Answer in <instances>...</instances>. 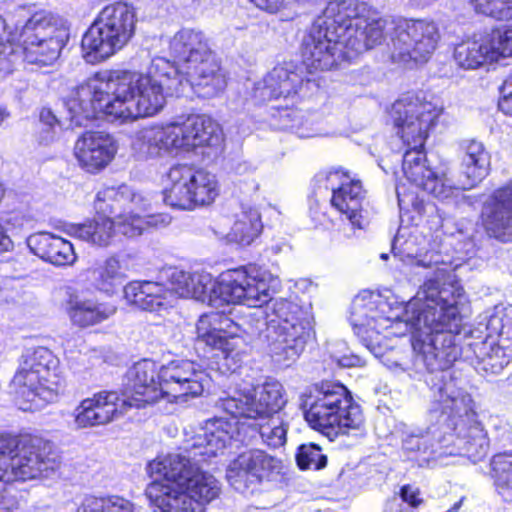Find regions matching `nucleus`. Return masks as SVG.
<instances>
[{
	"mask_svg": "<svg viewBox=\"0 0 512 512\" xmlns=\"http://www.w3.org/2000/svg\"><path fill=\"white\" fill-rule=\"evenodd\" d=\"M422 189L434 197L444 200L453 196L459 187L449 177V170L442 167L433 172V176L426 180Z\"/></svg>",
	"mask_w": 512,
	"mask_h": 512,
	"instance_id": "39",
	"label": "nucleus"
},
{
	"mask_svg": "<svg viewBox=\"0 0 512 512\" xmlns=\"http://www.w3.org/2000/svg\"><path fill=\"white\" fill-rule=\"evenodd\" d=\"M388 22L367 2L330 1L303 41V63L311 72L329 70L382 44Z\"/></svg>",
	"mask_w": 512,
	"mask_h": 512,
	"instance_id": "6",
	"label": "nucleus"
},
{
	"mask_svg": "<svg viewBox=\"0 0 512 512\" xmlns=\"http://www.w3.org/2000/svg\"><path fill=\"white\" fill-rule=\"evenodd\" d=\"M453 298L458 311L462 313L464 290L457 282H441L429 279L419 288L416 295L409 300L403 311H390L386 301H377L372 295H358L352 303L350 321L355 333L363 345L389 370L398 373L406 369L405 356L395 350H389L388 338L401 337L412 333V347L417 339L429 341L436 338V333L426 325L425 319L433 312L446 309V302ZM416 355V362L423 364Z\"/></svg>",
	"mask_w": 512,
	"mask_h": 512,
	"instance_id": "2",
	"label": "nucleus"
},
{
	"mask_svg": "<svg viewBox=\"0 0 512 512\" xmlns=\"http://www.w3.org/2000/svg\"><path fill=\"white\" fill-rule=\"evenodd\" d=\"M389 22L386 26L385 37L390 26H393L392 58L400 62H420L424 63L433 55L441 34L438 25L434 21L419 19H397L392 20L382 16Z\"/></svg>",
	"mask_w": 512,
	"mask_h": 512,
	"instance_id": "18",
	"label": "nucleus"
},
{
	"mask_svg": "<svg viewBox=\"0 0 512 512\" xmlns=\"http://www.w3.org/2000/svg\"><path fill=\"white\" fill-rule=\"evenodd\" d=\"M461 172L466 178L463 189H469L479 184L490 172L491 156L484 144L474 139L463 140L460 143Z\"/></svg>",
	"mask_w": 512,
	"mask_h": 512,
	"instance_id": "31",
	"label": "nucleus"
},
{
	"mask_svg": "<svg viewBox=\"0 0 512 512\" xmlns=\"http://www.w3.org/2000/svg\"><path fill=\"white\" fill-rule=\"evenodd\" d=\"M117 145L103 132H86L74 145V156L87 172L95 173L105 168L115 157Z\"/></svg>",
	"mask_w": 512,
	"mask_h": 512,
	"instance_id": "25",
	"label": "nucleus"
},
{
	"mask_svg": "<svg viewBox=\"0 0 512 512\" xmlns=\"http://www.w3.org/2000/svg\"><path fill=\"white\" fill-rule=\"evenodd\" d=\"M512 57V25L492 30L479 39H468L454 48L456 65L475 70L487 63Z\"/></svg>",
	"mask_w": 512,
	"mask_h": 512,
	"instance_id": "20",
	"label": "nucleus"
},
{
	"mask_svg": "<svg viewBox=\"0 0 512 512\" xmlns=\"http://www.w3.org/2000/svg\"><path fill=\"white\" fill-rule=\"evenodd\" d=\"M333 360L341 367H356L362 365V359L356 355L332 356Z\"/></svg>",
	"mask_w": 512,
	"mask_h": 512,
	"instance_id": "46",
	"label": "nucleus"
},
{
	"mask_svg": "<svg viewBox=\"0 0 512 512\" xmlns=\"http://www.w3.org/2000/svg\"><path fill=\"white\" fill-rule=\"evenodd\" d=\"M9 117H10V113L7 110V108L3 105H0V124H2Z\"/></svg>",
	"mask_w": 512,
	"mask_h": 512,
	"instance_id": "54",
	"label": "nucleus"
},
{
	"mask_svg": "<svg viewBox=\"0 0 512 512\" xmlns=\"http://www.w3.org/2000/svg\"><path fill=\"white\" fill-rule=\"evenodd\" d=\"M282 468L281 460L263 450L251 449L230 462L226 478L236 490H243L251 484L274 480Z\"/></svg>",
	"mask_w": 512,
	"mask_h": 512,
	"instance_id": "21",
	"label": "nucleus"
},
{
	"mask_svg": "<svg viewBox=\"0 0 512 512\" xmlns=\"http://www.w3.org/2000/svg\"><path fill=\"white\" fill-rule=\"evenodd\" d=\"M384 512H403L402 500L396 496L390 498L385 504Z\"/></svg>",
	"mask_w": 512,
	"mask_h": 512,
	"instance_id": "50",
	"label": "nucleus"
},
{
	"mask_svg": "<svg viewBox=\"0 0 512 512\" xmlns=\"http://www.w3.org/2000/svg\"><path fill=\"white\" fill-rule=\"evenodd\" d=\"M262 227L259 211L252 207H242L241 211L235 215L234 223L229 231L222 229L220 223H216L214 233L228 243L245 246L251 244L259 236Z\"/></svg>",
	"mask_w": 512,
	"mask_h": 512,
	"instance_id": "33",
	"label": "nucleus"
},
{
	"mask_svg": "<svg viewBox=\"0 0 512 512\" xmlns=\"http://www.w3.org/2000/svg\"><path fill=\"white\" fill-rule=\"evenodd\" d=\"M211 378L200 365L189 360H173L159 369L152 360L135 363L126 373L123 389L101 391L80 402L74 411L75 425L86 428L108 424L131 408L160 401L185 403L201 396Z\"/></svg>",
	"mask_w": 512,
	"mask_h": 512,
	"instance_id": "3",
	"label": "nucleus"
},
{
	"mask_svg": "<svg viewBox=\"0 0 512 512\" xmlns=\"http://www.w3.org/2000/svg\"><path fill=\"white\" fill-rule=\"evenodd\" d=\"M442 112L443 107L438 102L427 101L418 95H406L392 106L397 133L409 147L403 155V173L407 180L420 188L433 176L434 170L426 164L423 147L429 129Z\"/></svg>",
	"mask_w": 512,
	"mask_h": 512,
	"instance_id": "10",
	"label": "nucleus"
},
{
	"mask_svg": "<svg viewBox=\"0 0 512 512\" xmlns=\"http://www.w3.org/2000/svg\"><path fill=\"white\" fill-rule=\"evenodd\" d=\"M223 132L217 122L205 115L186 120L150 125L140 129L132 141L133 150L141 157L159 159L195 151L199 147L218 148Z\"/></svg>",
	"mask_w": 512,
	"mask_h": 512,
	"instance_id": "8",
	"label": "nucleus"
},
{
	"mask_svg": "<svg viewBox=\"0 0 512 512\" xmlns=\"http://www.w3.org/2000/svg\"><path fill=\"white\" fill-rule=\"evenodd\" d=\"M284 247H288V245L286 243H282L281 245H273L271 246V250L274 252V253H280Z\"/></svg>",
	"mask_w": 512,
	"mask_h": 512,
	"instance_id": "55",
	"label": "nucleus"
},
{
	"mask_svg": "<svg viewBox=\"0 0 512 512\" xmlns=\"http://www.w3.org/2000/svg\"><path fill=\"white\" fill-rule=\"evenodd\" d=\"M492 475L499 489H512V453H501L491 461Z\"/></svg>",
	"mask_w": 512,
	"mask_h": 512,
	"instance_id": "43",
	"label": "nucleus"
},
{
	"mask_svg": "<svg viewBox=\"0 0 512 512\" xmlns=\"http://www.w3.org/2000/svg\"><path fill=\"white\" fill-rule=\"evenodd\" d=\"M66 232L71 236L99 248L111 246L117 238L113 218L97 214L92 219L83 223L67 226Z\"/></svg>",
	"mask_w": 512,
	"mask_h": 512,
	"instance_id": "34",
	"label": "nucleus"
},
{
	"mask_svg": "<svg viewBox=\"0 0 512 512\" xmlns=\"http://www.w3.org/2000/svg\"><path fill=\"white\" fill-rule=\"evenodd\" d=\"M446 309L433 312L425 319L436 338L429 341L417 339L414 348L431 376L427 379L442 412L447 415V426L452 433L439 441L437 457L465 456L472 462L483 459L489 450V439L478 420L471 395L459 386L453 363L461 354L456 335L463 327V316L455 306V300H444Z\"/></svg>",
	"mask_w": 512,
	"mask_h": 512,
	"instance_id": "1",
	"label": "nucleus"
},
{
	"mask_svg": "<svg viewBox=\"0 0 512 512\" xmlns=\"http://www.w3.org/2000/svg\"><path fill=\"white\" fill-rule=\"evenodd\" d=\"M167 54L173 60L157 56L152 59V71L175 79L169 87L176 91L194 90L199 96L212 98L227 86L226 72L221 68L210 48L204 32L182 28L168 37Z\"/></svg>",
	"mask_w": 512,
	"mask_h": 512,
	"instance_id": "7",
	"label": "nucleus"
},
{
	"mask_svg": "<svg viewBox=\"0 0 512 512\" xmlns=\"http://www.w3.org/2000/svg\"><path fill=\"white\" fill-rule=\"evenodd\" d=\"M4 36V22L0 18V40ZM13 48L11 46H5L0 41V70H8L10 68V62L13 61L14 57Z\"/></svg>",
	"mask_w": 512,
	"mask_h": 512,
	"instance_id": "44",
	"label": "nucleus"
},
{
	"mask_svg": "<svg viewBox=\"0 0 512 512\" xmlns=\"http://www.w3.org/2000/svg\"><path fill=\"white\" fill-rule=\"evenodd\" d=\"M425 243V239L417 235L416 231L400 227L392 243L393 256L407 265L432 267L441 261L440 256L427 251Z\"/></svg>",
	"mask_w": 512,
	"mask_h": 512,
	"instance_id": "29",
	"label": "nucleus"
},
{
	"mask_svg": "<svg viewBox=\"0 0 512 512\" xmlns=\"http://www.w3.org/2000/svg\"><path fill=\"white\" fill-rule=\"evenodd\" d=\"M40 119L43 123L51 127L58 122L56 116L50 109H43L40 113Z\"/></svg>",
	"mask_w": 512,
	"mask_h": 512,
	"instance_id": "52",
	"label": "nucleus"
},
{
	"mask_svg": "<svg viewBox=\"0 0 512 512\" xmlns=\"http://www.w3.org/2000/svg\"><path fill=\"white\" fill-rule=\"evenodd\" d=\"M477 13L496 20L512 18V0H470Z\"/></svg>",
	"mask_w": 512,
	"mask_h": 512,
	"instance_id": "41",
	"label": "nucleus"
},
{
	"mask_svg": "<svg viewBox=\"0 0 512 512\" xmlns=\"http://www.w3.org/2000/svg\"><path fill=\"white\" fill-rule=\"evenodd\" d=\"M250 312L246 324L252 333L261 332L266 327V338L274 361L284 366L293 363L304 351L313 333L309 314L302 308L285 299L275 300L268 307Z\"/></svg>",
	"mask_w": 512,
	"mask_h": 512,
	"instance_id": "9",
	"label": "nucleus"
},
{
	"mask_svg": "<svg viewBox=\"0 0 512 512\" xmlns=\"http://www.w3.org/2000/svg\"><path fill=\"white\" fill-rule=\"evenodd\" d=\"M302 398L308 424L330 439L360 431L364 425L361 407L342 384L323 382Z\"/></svg>",
	"mask_w": 512,
	"mask_h": 512,
	"instance_id": "11",
	"label": "nucleus"
},
{
	"mask_svg": "<svg viewBox=\"0 0 512 512\" xmlns=\"http://www.w3.org/2000/svg\"><path fill=\"white\" fill-rule=\"evenodd\" d=\"M303 71L293 62L275 66L255 88L256 96L262 100L294 98L302 89Z\"/></svg>",
	"mask_w": 512,
	"mask_h": 512,
	"instance_id": "26",
	"label": "nucleus"
},
{
	"mask_svg": "<svg viewBox=\"0 0 512 512\" xmlns=\"http://www.w3.org/2000/svg\"><path fill=\"white\" fill-rule=\"evenodd\" d=\"M498 106L504 114L512 116V93H501Z\"/></svg>",
	"mask_w": 512,
	"mask_h": 512,
	"instance_id": "48",
	"label": "nucleus"
},
{
	"mask_svg": "<svg viewBox=\"0 0 512 512\" xmlns=\"http://www.w3.org/2000/svg\"><path fill=\"white\" fill-rule=\"evenodd\" d=\"M501 93H512V72L504 80L501 87Z\"/></svg>",
	"mask_w": 512,
	"mask_h": 512,
	"instance_id": "53",
	"label": "nucleus"
},
{
	"mask_svg": "<svg viewBox=\"0 0 512 512\" xmlns=\"http://www.w3.org/2000/svg\"><path fill=\"white\" fill-rule=\"evenodd\" d=\"M234 170L238 175H251L254 173L255 168L250 163L243 161L237 163Z\"/></svg>",
	"mask_w": 512,
	"mask_h": 512,
	"instance_id": "51",
	"label": "nucleus"
},
{
	"mask_svg": "<svg viewBox=\"0 0 512 512\" xmlns=\"http://www.w3.org/2000/svg\"><path fill=\"white\" fill-rule=\"evenodd\" d=\"M65 310L73 325L87 328L110 319L116 314L117 307L110 302H99L94 298L71 294Z\"/></svg>",
	"mask_w": 512,
	"mask_h": 512,
	"instance_id": "30",
	"label": "nucleus"
},
{
	"mask_svg": "<svg viewBox=\"0 0 512 512\" xmlns=\"http://www.w3.org/2000/svg\"><path fill=\"white\" fill-rule=\"evenodd\" d=\"M401 188L398 186L396 188V193H397V197H398V203H399V206H402V203L404 202V199H402V193H401Z\"/></svg>",
	"mask_w": 512,
	"mask_h": 512,
	"instance_id": "56",
	"label": "nucleus"
},
{
	"mask_svg": "<svg viewBox=\"0 0 512 512\" xmlns=\"http://www.w3.org/2000/svg\"><path fill=\"white\" fill-rule=\"evenodd\" d=\"M135 24L132 6L122 2L105 6L82 37L83 58L92 64L108 59L131 40Z\"/></svg>",
	"mask_w": 512,
	"mask_h": 512,
	"instance_id": "15",
	"label": "nucleus"
},
{
	"mask_svg": "<svg viewBox=\"0 0 512 512\" xmlns=\"http://www.w3.org/2000/svg\"><path fill=\"white\" fill-rule=\"evenodd\" d=\"M296 461L299 468L302 470H319L326 466L327 457L322 453L320 446L313 443H308L303 444L298 448Z\"/></svg>",
	"mask_w": 512,
	"mask_h": 512,
	"instance_id": "42",
	"label": "nucleus"
},
{
	"mask_svg": "<svg viewBox=\"0 0 512 512\" xmlns=\"http://www.w3.org/2000/svg\"><path fill=\"white\" fill-rule=\"evenodd\" d=\"M230 320L220 313L202 315L196 325L197 340L221 351L225 359L238 361L243 340L234 332L230 335L224 330Z\"/></svg>",
	"mask_w": 512,
	"mask_h": 512,
	"instance_id": "24",
	"label": "nucleus"
},
{
	"mask_svg": "<svg viewBox=\"0 0 512 512\" xmlns=\"http://www.w3.org/2000/svg\"><path fill=\"white\" fill-rule=\"evenodd\" d=\"M167 178L163 200L172 208L193 210L213 203L219 195L216 175L194 165L176 164L169 169Z\"/></svg>",
	"mask_w": 512,
	"mask_h": 512,
	"instance_id": "16",
	"label": "nucleus"
},
{
	"mask_svg": "<svg viewBox=\"0 0 512 512\" xmlns=\"http://www.w3.org/2000/svg\"><path fill=\"white\" fill-rule=\"evenodd\" d=\"M150 201L143 195L142 204H131L113 218L117 235L135 238L142 235L150 227H166L171 222L167 214H149Z\"/></svg>",
	"mask_w": 512,
	"mask_h": 512,
	"instance_id": "27",
	"label": "nucleus"
},
{
	"mask_svg": "<svg viewBox=\"0 0 512 512\" xmlns=\"http://www.w3.org/2000/svg\"><path fill=\"white\" fill-rule=\"evenodd\" d=\"M496 342L492 335L483 341L468 344L476 358V369L487 374H499L512 359V343Z\"/></svg>",
	"mask_w": 512,
	"mask_h": 512,
	"instance_id": "32",
	"label": "nucleus"
},
{
	"mask_svg": "<svg viewBox=\"0 0 512 512\" xmlns=\"http://www.w3.org/2000/svg\"><path fill=\"white\" fill-rule=\"evenodd\" d=\"M212 307L228 304L262 307L270 300L269 285L255 268L227 270L216 279Z\"/></svg>",
	"mask_w": 512,
	"mask_h": 512,
	"instance_id": "19",
	"label": "nucleus"
},
{
	"mask_svg": "<svg viewBox=\"0 0 512 512\" xmlns=\"http://www.w3.org/2000/svg\"><path fill=\"white\" fill-rule=\"evenodd\" d=\"M381 258H382V259H384V260H386V259L388 258V255H387V254H385V253H383V254H381Z\"/></svg>",
	"mask_w": 512,
	"mask_h": 512,
	"instance_id": "58",
	"label": "nucleus"
},
{
	"mask_svg": "<svg viewBox=\"0 0 512 512\" xmlns=\"http://www.w3.org/2000/svg\"><path fill=\"white\" fill-rule=\"evenodd\" d=\"M491 334L501 337V341L512 343V308L496 307L487 322Z\"/></svg>",
	"mask_w": 512,
	"mask_h": 512,
	"instance_id": "40",
	"label": "nucleus"
},
{
	"mask_svg": "<svg viewBox=\"0 0 512 512\" xmlns=\"http://www.w3.org/2000/svg\"><path fill=\"white\" fill-rule=\"evenodd\" d=\"M216 279L206 271L173 270L170 287L159 282L133 281L124 287V298L142 310L160 311L172 307L178 298H193L212 307Z\"/></svg>",
	"mask_w": 512,
	"mask_h": 512,
	"instance_id": "12",
	"label": "nucleus"
},
{
	"mask_svg": "<svg viewBox=\"0 0 512 512\" xmlns=\"http://www.w3.org/2000/svg\"><path fill=\"white\" fill-rule=\"evenodd\" d=\"M5 195V188L2 183H0V202L2 201L3 197Z\"/></svg>",
	"mask_w": 512,
	"mask_h": 512,
	"instance_id": "57",
	"label": "nucleus"
},
{
	"mask_svg": "<svg viewBox=\"0 0 512 512\" xmlns=\"http://www.w3.org/2000/svg\"><path fill=\"white\" fill-rule=\"evenodd\" d=\"M27 245L33 254L57 267L72 266L77 261L73 244L52 233L30 235Z\"/></svg>",
	"mask_w": 512,
	"mask_h": 512,
	"instance_id": "28",
	"label": "nucleus"
},
{
	"mask_svg": "<svg viewBox=\"0 0 512 512\" xmlns=\"http://www.w3.org/2000/svg\"><path fill=\"white\" fill-rule=\"evenodd\" d=\"M255 429L267 446L277 448L286 443L289 422L280 415H271L266 419H254Z\"/></svg>",
	"mask_w": 512,
	"mask_h": 512,
	"instance_id": "37",
	"label": "nucleus"
},
{
	"mask_svg": "<svg viewBox=\"0 0 512 512\" xmlns=\"http://www.w3.org/2000/svg\"><path fill=\"white\" fill-rule=\"evenodd\" d=\"M78 512H142V509L122 496L112 495L100 498L90 496L84 499Z\"/></svg>",
	"mask_w": 512,
	"mask_h": 512,
	"instance_id": "38",
	"label": "nucleus"
},
{
	"mask_svg": "<svg viewBox=\"0 0 512 512\" xmlns=\"http://www.w3.org/2000/svg\"><path fill=\"white\" fill-rule=\"evenodd\" d=\"M302 116L299 113L293 112V121L296 123H293L290 127L292 129H295V132L300 138H309L312 137L314 134L310 131H306L301 127Z\"/></svg>",
	"mask_w": 512,
	"mask_h": 512,
	"instance_id": "47",
	"label": "nucleus"
},
{
	"mask_svg": "<svg viewBox=\"0 0 512 512\" xmlns=\"http://www.w3.org/2000/svg\"><path fill=\"white\" fill-rule=\"evenodd\" d=\"M174 79L173 75L153 72L152 63L146 74L99 71L72 91L64 105L74 126H84L99 114L119 123L133 122L162 111L166 103L164 89L176 96L188 91L170 88Z\"/></svg>",
	"mask_w": 512,
	"mask_h": 512,
	"instance_id": "5",
	"label": "nucleus"
},
{
	"mask_svg": "<svg viewBox=\"0 0 512 512\" xmlns=\"http://www.w3.org/2000/svg\"><path fill=\"white\" fill-rule=\"evenodd\" d=\"M59 463V456L49 441L0 435V505H4L3 493L11 482L48 477Z\"/></svg>",
	"mask_w": 512,
	"mask_h": 512,
	"instance_id": "14",
	"label": "nucleus"
},
{
	"mask_svg": "<svg viewBox=\"0 0 512 512\" xmlns=\"http://www.w3.org/2000/svg\"><path fill=\"white\" fill-rule=\"evenodd\" d=\"M286 402L283 385L268 378L262 384H241L231 394L219 398L216 405L234 418L266 419L276 415Z\"/></svg>",
	"mask_w": 512,
	"mask_h": 512,
	"instance_id": "17",
	"label": "nucleus"
},
{
	"mask_svg": "<svg viewBox=\"0 0 512 512\" xmlns=\"http://www.w3.org/2000/svg\"><path fill=\"white\" fill-rule=\"evenodd\" d=\"M91 284L96 291L113 296L127 279L125 268L116 255L107 257L102 263L89 270Z\"/></svg>",
	"mask_w": 512,
	"mask_h": 512,
	"instance_id": "36",
	"label": "nucleus"
},
{
	"mask_svg": "<svg viewBox=\"0 0 512 512\" xmlns=\"http://www.w3.org/2000/svg\"><path fill=\"white\" fill-rule=\"evenodd\" d=\"M327 182L332 190V206L345 215L353 227L361 228L360 212L364 199L361 182L340 168L328 173Z\"/></svg>",
	"mask_w": 512,
	"mask_h": 512,
	"instance_id": "22",
	"label": "nucleus"
},
{
	"mask_svg": "<svg viewBox=\"0 0 512 512\" xmlns=\"http://www.w3.org/2000/svg\"><path fill=\"white\" fill-rule=\"evenodd\" d=\"M421 447V438L418 436H409L403 440V449L409 452L419 450Z\"/></svg>",
	"mask_w": 512,
	"mask_h": 512,
	"instance_id": "49",
	"label": "nucleus"
},
{
	"mask_svg": "<svg viewBox=\"0 0 512 512\" xmlns=\"http://www.w3.org/2000/svg\"><path fill=\"white\" fill-rule=\"evenodd\" d=\"M419 495V490L410 485L403 486L400 491V499L402 500V502H406L407 504L415 508L418 507L422 502Z\"/></svg>",
	"mask_w": 512,
	"mask_h": 512,
	"instance_id": "45",
	"label": "nucleus"
},
{
	"mask_svg": "<svg viewBox=\"0 0 512 512\" xmlns=\"http://www.w3.org/2000/svg\"><path fill=\"white\" fill-rule=\"evenodd\" d=\"M59 364V359L45 347L24 357L12 380L22 410H39L64 393L66 382Z\"/></svg>",
	"mask_w": 512,
	"mask_h": 512,
	"instance_id": "13",
	"label": "nucleus"
},
{
	"mask_svg": "<svg viewBox=\"0 0 512 512\" xmlns=\"http://www.w3.org/2000/svg\"><path fill=\"white\" fill-rule=\"evenodd\" d=\"M482 225L490 236L502 241L512 235V179L484 202Z\"/></svg>",
	"mask_w": 512,
	"mask_h": 512,
	"instance_id": "23",
	"label": "nucleus"
},
{
	"mask_svg": "<svg viewBox=\"0 0 512 512\" xmlns=\"http://www.w3.org/2000/svg\"><path fill=\"white\" fill-rule=\"evenodd\" d=\"M143 194L134 191L127 185L117 188L107 187L100 190L94 201V209L97 215L116 218V215L131 204H142Z\"/></svg>",
	"mask_w": 512,
	"mask_h": 512,
	"instance_id": "35",
	"label": "nucleus"
},
{
	"mask_svg": "<svg viewBox=\"0 0 512 512\" xmlns=\"http://www.w3.org/2000/svg\"><path fill=\"white\" fill-rule=\"evenodd\" d=\"M234 426L222 418L205 422L193 438L190 451L157 457L147 465L154 480L145 495L158 510L154 512H205V506L221 491L218 480L202 470L196 456L222 454L230 443Z\"/></svg>",
	"mask_w": 512,
	"mask_h": 512,
	"instance_id": "4",
	"label": "nucleus"
}]
</instances>
